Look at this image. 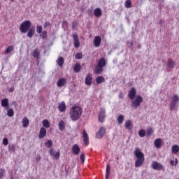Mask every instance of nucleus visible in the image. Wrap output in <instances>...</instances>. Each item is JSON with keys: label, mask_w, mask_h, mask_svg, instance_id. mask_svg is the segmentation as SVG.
Listing matches in <instances>:
<instances>
[{"label": "nucleus", "mask_w": 179, "mask_h": 179, "mask_svg": "<svg viewBox=\"0 0 179 179\" xmlns=\"http://www.w3.org/2000/svg\"><path fill=\"white\" fill-rule=\"evenodd\" d=\"M134 156L137 159L135 162V167H141L143 164V162H145V154L141 152L139 148H136L134 151Z\"/></svg>", "instance_id": "1"}, {"label": "nucleus", "mask_w": 179, "mask_h": 179, "mask_svg": "<svg viewBox=\"0 0 179 179\" xmlns=\"http://www.w3.org/2000/svg\"><path fill=\"white\" fill-rule=\"evenodd\" d=\"M69 115L73 121H78L82 115V108L78 106L73 107L70 111Z\"/></svg>", "instance_id": "2"}, {"label": "nucleus", "mask_w": 179, "mask_h": 179, "mask_svg": "<svg viewBox=\"0 0 179 179\" xmlns=\"http://www.w3.org/2000/svg\"><path fill=\"white\" fill-rule=\"evenodd\" d=\"M31 27V21L30 20H25L24 21L20 26V31L21 33H27L29 29Z\"/></svg>", "instance_id": "3"}, {"label": "nucleus", "mask_w": 179, "mask_h": 179, "mask_svg": "<svg viewBox=\"0 0 179 179\" xmlns=\"http://www.w3.org/2000/svg\"><path fill=\"white\" fill-rule=\"evenodd\" d=\"M143 103V98L141 95H138L136 99L131 101V104L134 108H138Z\"/></svg>", "instance_id": "4"}, {"label": "nucleus", "mask_w": 179, "mask_h": 179, "mask_svg": "<svg viewBox=\"0 0 179 179\" xmlns=\"http://www.w3.org/2000/svg\"><path fill=\"white\" fill-rule=\"evenodd\" d=\"M179 101V96L177 94H174L172 96V101L170 103V110H176L177 107V103Z\"/></svg>", "instance_id": "5"}, {"label": "nucleus", "mask_w": 179, "mask_h": 179, "mask_svg": "<svg viewBox=\"0 0 179 179\" xmlns=\"http://www.w3.org/2000/svg\"><path fill=\"white\" fill-rule=\"evenodd\" d=\"M106 134V127H101L99 130L96 132V138L97 139H101Z\"/></svg>", "instance_id": "6"}, {"label": "nucleus", "mask_w": 179, "mask_h": 179, "mask_svg": "<svg viewBox=\"0 0 179 179\" xmlns=\"http://www.w3.org/2000/svg\"><path fill=\"white\" fill-rule=\"evenodd\" d=\"M106 118V109L101 108L100 109L99 115V122H104V119Z\"/></svg>", "instance_id": "7"}, {"label": "nucleus", "mask_w": 179, "mask_h": 179, "mask_svg": "<svg viewBox=\"0 0 179 179\" xmlns=\"http://www.w3.org/2000/svg\"><path fill=\"white\" fill-rule=\"evenodd\" d=\"M151 167H152L154 170H163V165L156 161L152 162Z\"/></svg>", "instance_id": "8"}, {"label": "nucleus", "mask_w": 179, "mask_h": 179, "mask_svg": "<svg viewBox=\"0 0 179 179\" xmlns=\"http://www.w3.org/2000/svg\"><path fill=\"white\" fill-rule=\"evenodd\" d=\"M73 38L74 41V47L76 48H79V47H80V42L79 41V37L78 36V34H74L73 36Z\"/></svg>", "instance_id": "9"}, {"label": "nucleus", "mask_w": 179, "mask_h": 179, "mask_svg": "<svg viewBox=\"0 0 179 179\" xmlns=\"http://www.w3.org/2000/svg\"><path fill=\"white\" fill-rule=\"evenodd\" d=\"M130 100H134L135 99V96H136V90L134 87L131 88L128 94Z\"/></svg>", "instance_id": "10"}, {"label": "nucleus", "mask_w": 179, "mask_h": 179, "mask_svg": "<svg viewBox=\"0 0 179 179\" xmlns=\"http://www.w3.org/2000/svg\"><path fill=\"white\" fill-rule=\"evenodd\" d=\"M83 142L87 146L89 145V135L87 134V132H86V130L84 129L83 131Z\"/></svg>", "instance_id": "11"}, {"label": "nucleus", "mask_w": 179, "mask_h": 179, "mask_svg": "<svg viewBox=\"0 0 179 179\" xmlns=\"http://www.w3.org/2000/svg\"><path fill=\"white\" fill-rule=\"evenodd\" d=\"M101 44V37L96 36L94 38V47H99Z\"/></svg>", "instance_id": "12"}, {"label": "nucleus", "mask_w": 179, "mask_h": 179, "mask_svg": "<svg viewBox=\"0 0 179 179\" xmlns=\"http://www.w3.org/2000/svg\"><path fill=\"white\" fill-rule=\"evenodd\" d=\"M46 135L47 129H45V127H41L38 136L39 139H43V138H45Z\"/></svg>", "instance_id": "13"}, {"label": "nucleus", "mask_w": 179, "mask_h": 179, "mask_svg": "<svg viewBox=\"0 0 179 179\" xmlns=\"http://www.w3.org/2000/svg\"><path fill=\"white\" fill-rule=\"evenodd\" d=\"M50 156H52L54 158L56 159V160H58V159H59V156L61 155L59 151L55 152L52 149L50 150Z\"/></svg>", "instance_id": "14"}, {"label": "nucleus", "mask_w": 179, "mask_h": 179, "mask_svg": "<svg viewBox=\"0 0 179 179\" xmlns=\"http://www.w3.org/2000/svg\"><path fill=\"white\" fill-rule=\"evenodd\" d=\"M124 127L126 129H128V131H131V129L134 128V124H132L131 120H127L125 122Z\"/></svg>", "instance_id": "15"}, {"label": "nucleus", "mask_w": 179, "mask_h": 179, "mask_svg": "<svg viewBox=\"0 0 179 179\" xmlns=\"http://www.w3.org/2000/svg\"><path fill=\"white\" fill-rule=\"evenodd\" d=\"M72 152L76 155H79V153L80 152V148L79 147V145L78 144H75L74 145H73Z\"/></svg>", "instance_id": "16"}, {"label": "nucleus", "mask_w": 179, "mask_h": 179, "mask_svg": "<svg viewBox=\"0 0 179 179\" xmlns=\"http://www.w3.org/2000/svg\"><path fill=\"white\" fill-rule=\"evenodd\" d=\"M65 83H66V78H60L57 81V87H62L63 86H65Z\"/></svg>", "instance_id": "17"}, {"label": "nucleus", "mask_w": 179, "mask_h": 179, "mask_svg": "<svg viewBox=\"0 0 179 179\" xmlns=\"http://www.w3.org/2000/svg\"><path fill=\"white\" fill-rule=\"evenodd\" d=\"M92 73H89L86 78H85V85H87V86H90V85H92Z\"/></svg>", "instance_id": "18"}, {"label": "nucleus", "mask_w": 179, "mask_h": 179, "mask_svg": "<svg viewBox=\"0 0 179 179\" xmlns=\"http://www.w3.org/2000/svg\"><path fill=\"white\" fill-rule=\"evenodd\" d=\"M94 16H96V17H100V16H101V15H103L101 8H95L94 10Z\"/></svg>", "instance_id": "19"}, {"label": "nucleus", "mask_w": 179, "mask_h": 179, "mask_svg": "<svg viewBox=\"0 0 179 179\" xmlns=\"http://www.w3.org/2000/svg\"><path fill=\"white\" fill-rule=\"evenodd\" d=\"M154 145L157 149H160L162 148V140L160 138H157L154 141Z\"/></svg>", "instance_id": "20"}, {"label": "nucleus", "mask_w": 179, "mask_h": 179, "mask_svg": "<svg viewBox=\"0 0 179 179\" xmlns=\"http://www.w3.org/2000/svg\"><path fill=\"white\" fill-rule=\"evenodd\" d=\"M35 32H36V28L31 27V29H29L28 30L27 37H29V38H31V37H33V36H34Z\"/></svg>", "instance_id": "21"}, {"label": "nucleus", "mask_w": 179, "mask_h": 179, "mask_svg": "<svg viewBox=\"0 0 179 179\" xmlns=\"http://www.w3.org/2000/svg\"><path fill=\"white\" fill-rule=\"evenodd\" d=\"M1 106L6 108H9V101L8 99L4 98L1 100Z\"/></svg>", "instance_id": "22"}, {"label": "nucleus", "mask_w": 179, "mask_h": 179, "mask_svg": "<svg viewBox=\"0 0 179 179\" xmlns=\"http://www.w3.org/2000/svg\"><path fill=\"white\" fill-rule=\"evenodd\" d=\"M97 65L101 68H104V66H106V59L104 57L101 58L98 61Z\"/></svg>", "instance_id": "23"}, {"label": "nucleus", "mask_w": 179, "mask_h": 179, "mask_svg": "<svg viewBox=\"0 0 179 179\" xmlns=\"http://www.w3.org/2000/svg\"><path fill=\"white\" fill-rule=\"evenodd\" d=\"M59 111H60L61 113H63V111H65V110H66V106L65 105V102H62L59 106Z\"/></svg>", "instance_id": "24"}, {"label": "nucleus", "mask_w": 179, "mask_h": 179, "mask_svg": "<svg viewBox=\"0 0 179 179\" xmlns=\"http://www.w3.org/2000/svg\"><path fill=\"white\" fill-rule=\"evenodd\" d=\"M80 69H82V66H80V64L76 63L73 68L74 72H76V73H78L80 72Z\"/></svg>", "instance_id": "25"}, {"label": "nucleus", "mask_w": 179, "mask_h": 179, "mask_svg": "<svg viewBox=\"0 0 179 179\" xmlns=\"http://www.w3.org/2000/svg\"><path fill=\"white\" fill-rule=\"evenodd\" d=\"M29 118L24 117L22 119V127H23V128H27V127H29Z\"/></svg>", "instance_id": "26"}, {"label": "nucleus", "mask_w": 179, "mask_h": 179, "mask_svg": "<svg viewBox=\"0 0 179 179\" xmlns=\"http://www.w3.org/2000/svg\"><path fill=\"white\" fill-rule=\"evenodd\" d=\"M103 71V67L99 66L98 65L95 67L94 72L96 75H100Z\"/></svg>", "instance_id": "27"}, {"label": "nucleus", "mask_w": 179, "mask_h": 179, "mask_svg": "<svg viewBox=\"0 0 179 179\" xmlns=\"http://www.w3.org/2000/svg\"><path fill=\"white\" fill-rule=\"evenodd\" d=\"M42 124L45 128H50L51 127V123L47 119L43 120Z\"/></svg>", "instance_id": "28"}, {"label": "nucleus", "mask_w": 179, "mask_h": 179, "mask_svg": "<svg viewBox=\"0 0 179 179\" xmlns=\"http://www.w3.org/2000/svg\"><path fill=\"white\" fill-rule=\"evenodd\" d=\"M59 129H60V131H64V129H65V122H64V120H60L59 122Z\"/></svg>", "instance_id": "29"}, {"label": "nucleus", "mask_w": 179, "mask_h": 179, "mask_svg": "<svg viewBox=\"0 0 179 179\" xmlns=\"http://www.w3.org/2000/svg\"><path fill=\"white\" fill-rule=\"evenodd\" d=\"M172 150V153H173L174 155H176V153H178L179 152V146L177 145H174L172 146L171 148Z\"/></svg>", "instance_id": "30"}, {"label": "nucleus", "mask_w": 179, "mask_h": 179, "mask_svg": "<svg viewBox=\"0 0 179 179\" xmlns=\"http://www.w3.org/2000/svg\"><path fill=\"white\" fill-rule=\"evenodd\" d=\"M96 82L97 85H100V83H103L104 82V77H103V76L96 77Z\"/></svg>", "instance_id": "31"}, {"label": "nucleus", "mask_w": 179, "mask_h": 179, "mask_svg": "<svg viewBox=\"0 0 179 179\" xmlns=\"http://www.w3.org/2000/svg\"><path fill=\"white\" fill-rule=\"evenodd\" d=\"M122 122H124V115H120L117 117V124H119V125H121Z\"/></svg>", "instance_id": "32"}, {"label": "nucleus", "mask_w": 179, "mask_h": 179, "mask_svg": "<svg viewBox=\"0 0 179 179\" xmlns=\"http://www.w3.org/2000/svg\"><path fill=\"white\" fill-rule=\"evenodd\" d=\"M33 57L34 58H37L38 59V57H40V52H38V49H35L34 51H33Z\"/></svg>", "instance_id": "33"}, {"label": "nucleus", "mask_w": 179, "mask_h": 179, "mask_svg": "<svg viewBox=\"0 0 179 179\" xmlns=\"http://www.w3.org/2000/svg\"><path fill=\"white\" fill-rule=\"evenodd\" d=\"M57 62L59 66H62V65H64V57H59L58 59L57 60Z\"/></svg>", "instance_id": "34"}, {"label": "nucleus", "mask_w": 179, "mask_h": 179, "mask_svg": "<svg viewBox=\"0 0 179 179\" xmlns=\"http://www.w3.org/2000/svg\"><path fill=\"white\" fill-rule=\"evenodd\" d=\"M14 115H15V112L13 111V109L10 108L7 111L8 117H13Z\"/></svg>", "instance_id": "35"}, {"label": "nucleus", "mask_w": 179, "mask_h": 179, "mask_svg": "<svg viewBox=\"0 0 179 179\" xmlns=\"http://www.w3.org/2000/svg\"><path fill=\"white\" fill-rule=\"evenodd\" d=\"M124 6L125 8H131L132 3L131 2V0H126Z\"/></svg>", "instance_id": "36"}, {"label": "nucleus", "mask_w": 179, "mask_h": 179, "mask_svg": "<svg viewBox=\"0 0 179 179\" xmlns=\"http://www.w3.org/2000/svg\"><path fill=\"white\" fill-rule=\"evenodd\" d=\"M42 32H43V27L41 25L36 26V33H38V34H41Z\"/></svg>", "instance_id": "37"}, {"label": "nucleus", "mask_w": 179, "mask_h": 179, "mask_svg": "<svg viewBox=\"0 0 179 179\" xmlns=\"http://www.w3.org/2000/svg\"><path fill=\"white\" fill-rule=\"evenodd\" d=\"M75 57L76 59H82L83 58V54L82 52H78Z\"/></svg>", "instance_id": "38"}, {"label": "nucleus", "mask_w": 179, "mask_h": 179, "mask_svg": "<svg viewBox=\"0 0 179 179\" xmlns=\"http://www.w3.org/2000/svg\"><path fill=\"white\" fill-rule=\"evenodd\" d=\"M138 135L141 138H144L146 135V131L144 129H142L138 132Z\"/></svg>", "instance_id": "39"}, {"label": "nucleus", "mask_w": 179, "mask_h": 179, "mask_svg": "<svg viewBox=\"0 0 179 179\" xmlns=\"http://www.w3.org/2000/svg\"><path fill=\"white\" fill-rule=\"evenodd\" d=\"M153 134V129L152 128H149L147 129L146 134L148 136H150Z\"/></svg>", "instance_id": "40"}, {"label": "nucleus", "mask_w": 179, "mask_h": 179, "mask_svg": "<svg viewBox=\"0 0 179 179\" xmlns=\"http://www.w3.org/2000/svg\"><path fill=\"white\" fill-rule=\"evenodd\" d=\"M13 50V47L12 46H8L6 49V54H10V52H12V50Z\"/></svg>", "instance_id": "41"}, {"label": "nucleus", "mask_w": 179, "mask_h": 179, "mask_svg": "<svg viewBox=\"0 0 179 179\" xmlns=\"http://www.w3.org/2000/svg\"><path fill=\"white\" fill-rule=\"evenodd\" d=\"M174 65H175V62H173V61H169V62H168V66H169V68H171V69H173V68H174Z\"/></svg>", "instance_id": "42"}, {"label": "nucleus", "mask_w": 179, "mask_h": 179, "mask_svg": "<svg viewBox=\"0 0 179 179\" xmlns=\"http://www.w3.org/2000/svg\"><path fill=\"white\" fill-rule=\"evenodd\" d=\"M51 27V22H45V23L43 24V28L44 29H47V27Z\"/></svg>", "instance_id": "43"}, {"label": "nucleus", "mask_w": 179, "mask_h": 179, "mask_svg": "<svg viewBox=\"0 0 179 179\" xmlns=\"http://www.w3.org/2000/svg\"><path fill=\"white\" fill-rule=\"evenodd\" d=\"M45 146H47L48 148H51L52 146V141L48 140L47 143H45Z\"/></svg>", "instance_id": "44"}, {"label": "nucleus", "mask_w": 179, "mask_h": 179, "mask_svg": "<svg viewBox=\"0 0 179 179\" xmlns=\"http://www.w3.org/2000/svg\"><path fill=\"white\" fill-rule=\"evenodd\" d=\"M8 143H9V141L8 140V138H4L3 139V145H4V146H8Z\"/></svg>", "instance_id": "45"}, {"label": "nucleus", "mask_w": 179, "mask_h": 179, "mask_svg": "<svg viewBox=\"0 0 179 179\" xmlns=\"http://www.w3.org/2000/svg\"><path fill=\"white\" fill-rule=\"evenodd\" d=\"M80 159L82 163H85V152H83V153L80 155Z\"/></svg>", "instance_id": "46"}, {"label": "nucleus", "mask_w": 179, "mask_h": 179, "mask_svg": "<svg viewBox=\"0 0 179 179\" xmlns=\"http://www.w3.org/2000/svg\"><path fill=\"white\" fill-rule=\"evenodd\" d=\"M40 36L42 37V38H47V31H43Z\"/></svg>", "instance_id": "47"}, {"label": "nucleus", "mask_w": 179, "mask_h": 179, "mask_svg": "<svg viewBox=\"0 0 179 179\" xmlns=\"http://www.w3.org/2000/svg\"><path fill=\"white\" fill-rule=\"evenodd\" d=\"M177 163H178V161L177 160V159H176V161L171 160V161L170 162V164H171L172 166H177Z\"/></svg>", "instance_id": "48"}, {"label": "nucleus", "mask_w": 179, "mask_h": 179, "mask_svg": "<svg viewBox=\"0 0 179 179\" xmlns=\"http://www.w3.org/2000/svg\"><path fill=\"white\" fill-rule=\"evenodd\" d=\"M110 164H108L106 165V174H107V176H108V174H110Z\"/></svg>", "instance_id": "49"}, {"label": "nucleus", "mask_w": 179, "mask_h": 179, "mask_svg": "<svg viewBox=\"0 0 179 179\" xmlns=\"http://www.w3.org/2000/svg\"><path fill=\"white\" fill-rule=\"evenodd\" d=\"M5 173V169H0V178L3 177V174Z\"/></svg>", "instance_id": "50"}, {"label": "nucleus", "mask_w": 179, "mask_h": 179, "mask_svg": "<svg viewBox=\"0 0 179 179\" xmlns=\"http://www.w3.org/2000/svg\"><path fill=\"white\" fill-rule=\"evenodd\" d=\"M127 44L129 48H131L132 45H134V43L132 41H127Z\"/></svg>", "instance_id": "51"}, {"label": "nucleus", "mask_w": 179, "mask_h": 179, "mask_svg": "<svg viewBox=\"0 0 179 179\" xmlns=\"http://www.w3.org/2000/svg\"><path fill=\"white\" fill-rule=\"evenodd\" d=\"M40 160H41V157H40V155H37L36 157V162H40Z\"/></svg>", "instance_id": "52"}, {"label": "nucleus", "mask_w": 179, "mask_h": 179, "mask_svg": "<svg viewBox=\"0 0 179 179\" xmlns=\"http://www.w3.org/2000/svg\"><path fill=\"white\" fill-rule=\"evenodd\" d=\"M119 99H122V97H124V94H122V92H120L119 94V96H118Z\"/></svg>", "instance_id": "53"}, {"label": "nucleus", "mask_w": 179, "mask_h": 179, "mask_svg": "<svg viewBox=\"0 0 179 179\" xmlns=\"http://www.w3.org/2000/svg\"><path fill=\"white\" fill-rule=\"evenodd\" d=\"M92 9H88L87 15H89V16H90V15H92Z\"/></svg>", "instance_id": "54"}, {"label": "nucleus", "mask_w": 179, "mask_h": 179, "mask_svg": "<svg viewBox=\"0 0 179 179\" xmlns=\"http://www.w3.org/2000/svg\"><path fill=\"white\" fill-rule=\"evenodd\" d=\"M13 90H15V87H12L11 88H10V90H9L10 93H12V92H13Z\"/></svg>", "instance_id": "55"}, {"label": "nucleus", "mask_w": 179, "mask_h": 179, "mask_svg": "<svg viewBox=\"0 0 179 179\" xmlns=\"http://www.w3.org/2000/svg\"><path fill=\"white\" fill-rule=\"evenodd\" d=\"M12 104L13 105V106H15V107H16V106H17V103H16V101H13V103H12Z\"/></svg>", "instance_id": "56"}, {"label": "nucleus", "mask_w": 179, "mask_h": 179, "mask_svg": "<svg viewBox=\"0 0 179 179\" xmlns=\"http://www.w3.org/2000/svg\"><path fill=\"white\" fill-rule=\"evenodd\" d=\"M108 177H110V174H108V176H107V173H106V179H108Z\"/></svg>", "instance_id": "57"}, {"label": "nucleus", "mask_w": 179, "mask_h": 179, "mask_svg": "<svg viewBox=\"0 0 179 179\" xmlns=\"http://www.w3.org/2000/svg\"><path fill=\"white\" fill-rule=\"evenodd\" d=\"M123 83H125V80H122Z\"/></svg>", "instance_id": "58"}, {"label": "nucleus", "mask_w": 179, "mask_h": 179, "mask_svg": "<svg viewBox=\"0 0 179 179\" xmlns=\"http://www.w3.org/2000/svg\"><path fill=\"white\" fill-rule=\"evenodd\" d=\"M160 23H163V20H160Z\"/></svg>", "instance_id": "59"}, {"label": "nucleus", "mask_w": 179, "mask_h": 179, "mask_svg": "<svg viewBox=\"0 0 179 179\" xmlns=\"http://www.w3.org/2000/svg\"><path fill=\"white\" fill-rule=\"evenodd\" d=\"M76 1H79V0H76Z\"/></svg>", "instance_id": "60"}]
</instances>
